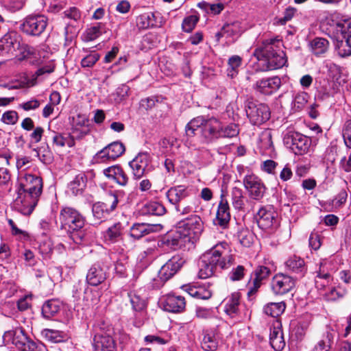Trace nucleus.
<instances>
[{
	"label": "nucleus",
	"mask_w": 351,
	"mask_h": 351,
	"mask_svg": "<svg viewBox=\"0 0 351 351\" xmlns=\"http://www.w3.org/2000/svg\"><path fill=\"white\" fill-rule=\"evenodd\" d=\"M200 130L202 137L207 142H213L220 138H232L239 133V127L235 123L224 125L218 119L197 117L193 119L186 126V134L191 137Z\"/></svg>",
	"instance_id": "1"
},
{
	"label": "nucleus",
	"mask_w": 351,
	"mask_h": 351,
	"mask_svg": "<svg viewBox=\"0 0 351 351\" xmlns=\"http://www.w3.org/2000/svg\"><path fill=\"white\" fill-rule=\"evenodd\" d=\"M282 42L277 38L263 40L261 45L254 52L258 60L257 70L267 71L282 68L287 62L284 51L281 49Z\"/></svg>",
	"instance_id": "2"
},
{
	"label": "nucleus",
	"mask_w": 351,
	"mask_h": 351,
	"mask_svg": "<svg viewBox=\"0 0 351 351\" xmlns=\"http://www.w3.org/2000/svg\"><path fill=\"white\" fill-rule=\"evenodd\" d=\"M227 243L216 245L212 250L204 253L199 263V277L202 279L212 276L218 267L224 269L229 268L233 263L234 258L228 254Z\"/></svg>",
	"instance_id": "3"
},
{
	"label": "nucleus",
	"mask_w": 351,
	"mask_h": 351,
	"mask_svg": "<svg viewBox=\"0 0 351 351\" xmlns=\"http://www.w3.org/2000/svg\"><path fill=\"white\" fill-rule=\"evenodd\" d=\"M85 222V217L80 211L70 206L60 208L56 221L60 230L65 231L75 243H81L86 234Z\"/></svg>",
	"instance_id": "4"
},
{
	"label": "nucleus",
	"mask_w": 351,
	"mask_h": 351,
	"mask_svg": "<svg viewBox=\"0 0 351 351\" xmlns=\"http://www.w3.org/2000/svg\"><path fill=\"white\" fill-rule=\"evenodd\" d=\"M330 33L336 40L335 49L340 57L351 55V20L337 22L330 27Z\"/></svg>",
	"instance_id": "5"
},
{
	"label": "nucleus",
	"mask_w": 351,
	"mask_h": 351,
	"mask_svg": "<svg viewBox=\"0 0 351 351\" xmlns=\"http://www.w3.org/2000/svg\"><path fill=\"white\" fill-rule=\"evenodd\" d=\"M184 259L180 255H175L164 264L158 271L159 279H153V282L150 285L152 289H157L163 285V284L172 278L180 270L184 264Z\"/></svg>",
	"instance_id": "6"
},
{
	"label": "nucleus",
	"mask_w": 351,
	"mask_h": 351,
	"mask_svg": "<svg viewBox=\"0 0 351 351\" xmlns=\"http://www.w3.org/2000/svg\"><path fill=\"white\" fill-rule=\"evenodd\" d=\"M245 110L247 118L253 125H261L270 118L269 107L252 99L245 101Z\"/></svg>",
	"instance_id": "7"
},
{
	"label": "nucleus",
	"mask_w": 351,
	"mask_h": 351,
	"mask_svg": "<svg viewBox=\"0 0 351 351\" xmlns=\"http://www.w3.org/2000/svg\"><path fill=\"white\" fill-rule=\"evenodd\" d=\"M48 19L42 14H31L26 16L20 25L21 31L29 36H40L46 29Z\"/></svg>",
	"instance_id": "8"
},
{
	"label": "nucleus",
	"mask_w": 351,
	"mask_h": 351,
	"mask_svg": "<svg viewBox=\"0 0 351 351\" xmlns=\"http://www.w3.org/2000/svg\"><path fill=\"white\" fill-rule=\"evenodd\" d=\"M17 197L13 202L16 210L23 215H29L32 213L40 195L26 191H19L16 189Z\"/></svg>",
	"instance_id": "9"
},
{
	"label": "nucleus",
	"mask_w": 351,
	"mask_h": 351,
	"mask_svg": "<svg viewBox=\"0 0 351 351\" xmlns=\"http://www.w3.org/2000/svg\"><path fill=\"white\" fill-rule=\"evenodd\" d=\"M283 142L298 155L305 154L311 145V140L307 136L293 131H289L285 134Z\"/></svg>",
	"instance_id": "10"
},
{
	"label": "nucleus",
	"mask_w": 351,
	"mask_h": 351,
	"mask_svg": "<svg viewBox=\"0 0 351 351\" xmlns=\"http://www.w3.org/2000/svg\"><path fill=\"white\" fill-rule=\"evenodd\" d=\"M177 227L185 236H191L192 243H193L203 232L204 223L200 217L192 215L189 217L180 221Z\"/></svg>",
	"instance_id": "11"
},
{
	"label": "nucleus",
	"mask_w": 351,
	"mask_h": 351,
	"mask_svg": "<svg viewBox=\"0 0 351 351\" xmlns=\"http://www.w3.org/2000/svg\"><path fill=\"white\" fill-rule=\"evenodd\" d=\"M243 185L249 193V196L255 200H260L265 193V186L263 182L254 175L245 176Z\"/></svg>",
	"instance_id": "12"
},
{
	"label": "nucleus",
	"mask_w": 351,
	"mask_h": 351,
	"mask_svg": "<svg viewBox=\"0 0 351 351\" xmlns=\"http://www.w3.org/2000/svg\"><path fill=\"white\" fill-rule=\"evenodd\" d=\"M19 191H26L29 193L41 195L43 191V181L41 178L32 175L25 174L19 179V183L17 187Z\"/></svg>",
	"instance_id": "13"
},
{
	"label": "nucleus",
	"mask_w": 351,
	"mask_h": 351,
	"mask_svg": "<svg viewBox=\"0 0 351 351\" xmlns=\"http://www.w3.org/2000/svg\"><path fill=\"white\" fill-rule=\"evenodd\" d=\"M277 213L270 206L259 209L256 215L258 226L263 230H268L277 226Z\"/></svg>",
	"instance_id": "14"
},
{
	"label": "nucleus",
	"mask_w": 351,
	"mask_h": 351,
	"mask_svg": "<svg viewBox=\"0 0 351 351\" xmlns=\"http://www.w3.org/2000/svg\"><path fill=\"white\" fill-rule=\"evenodd\" d=\"M295 287V280L283 274H278L271 280V289L276 295H284Z\"/></svg>",
	"instance_id": "15"
},
{
	"label": "nucleus",
	"mask_w": 351,
	"mask_h": 351,
	"mask_svg": "<svg viewBox=\"0 0 351 351\" xmlns=\"http://www.w3.org/2000/svg\"><path fill=\"white\" fill-rule=\"evenodd\" d=\"M149 162V156L147 152L139 153L129 162V165L132 169V174L134 179L140 180L148 172Z\"/></svg>",
	"instance_id": "16"
},
{
	"label": "nucleus",
	"mask_w": 351,
	"mask_h": 351,
	"mask_svg": "<svg viewBox=\"0 0 351 351\" xmlns=\"http://www.w3.org/2000/svg\"><path fill=\"white\" fill-rule=\"evenodd\" d=\"M22 40L15 32H10L0 40V51L14 55L21 46Z\"/></svg>",
	"instance_id": "17"
},
{
	"label": "nucleus",
	"mask_w": 351,
	"mask_h": 351,
	"mask_svg": "<svg viewBox=\"0 0 351 351\" xmlns=\"http://www.w3.org/2000/svg\"><path fill=\"white\" fill-rule=\"evenodd\" d=\"M192 237L185 236L184 233L177 228V230L167 237L164 240V243L173 250L189 247L192 243Z\"/></svg>",
	"instance_id": "18"
},
{
	"label": "nucleus",
	"mask_w": 351,
	"mask_h": 351,
	"mask_svg": "<svg viewBox=\"0 0 351 351\" xmlns=\"http://www.w3.org/2000/svg\"><path fill=\"white\" fill-rule=\"evenodd\" d=\"M234 184L235 186L231 189L230 191L232 205L235 210L245 212L247 210L246 203L249 202V200L241 189V182L237 180Z\"/></svg>",
	"instance_id": "19"
},
{
	"label": "nucleus",
	"mask_w": 351,
	"mask_h": 351,
	"mask_svg": "<svg viewBox=\"0 0 351 351\" xmlns=\"http://www.w3.org/2000/svg\"><path fill=\"white\" fill-rule=\"evenodd\" d=\"M270 269L263 265L258 266L252 275V282H249L248 295L255 294L262 285V281L267 279L270 275Z\"/></svg>",
	"instance_id": "20"
},
{
	"label": "nucleus",
	"mask_w": 351,
	"mask_h": 351,
	"mask_svg": "<svg viewBox=\"0 0 351 351\" xmlns=\"http://www.w3.org/2000/svg\"><path fill=\"white\" fill-rule=\"evenodd\" d=\"M164 309L171 313L182 312L186 306L185 298L181 295L169 293L164 296L162 302Z\"/></svg>",
	"instance_id": "21"
},
{
	"label": "nucleus",
	"mask_w": 351,
	"mask_h": 351,
	"mask_svg": "<svg viewBox=\"0 0 351 351\" xmlns=\"http://www.w3.org/2000/svg\"><path fill=\"white\" fill-rule=\"evenodd\" d=\"M281 85V80L278 77L262 79L254 84V89L264 95H271L276 92Z\"/></svg>",
	"instance_id": "22"
},
{
	"label": "nucleus",
	"mask_w": 351,
	"mask_h": 351,
	"mask_svg": "<svg viewBox=\"0 0 351 351\" xmlns=\"http://www.w3.org/2000/svg\"><path fill=\"white\" fill-rule=\"evenodd\" d=\"M27 337L22 328H16L14 330L6 331L3 336V341L6 343L14 344L19 350L24 348Z\"/></svg>",
	"instance_id": "23"
},
{
	"label": "nucleus",
	"mask_w": 351,
	"mask_h": 351,
	"mask_svg": "<svg viewBox=\"0 0 351 351\" xmlns=\"http://www.w3.org/2000/svg\"><path fill=\"white\" fill-rule=\"evenodd\" d=\"M125 150V146L122 143L115 141L99 151L97 156L104 161L109 159L114 160L121 156Z\"/></svg>",
	"instance_id": "24"
},
{
	"label": "nucleus",
	"mask_w": 351,
	"mask_h": 351,
	"mask_svg": "<svg viewBox=\"0 0 351 351\" xmlns=\"http://www.w3.org/2000/svg\"><path fill=\"white\" fill-rule=\"evenodd\" d=\"M93 345L94 351H116L114 339L104 332L95 335Z\"/></svg>",
	"instance_id": "25"
},
{
	"label": "nucleus",
	"mask_w": 351,
	"mask_h": 351,
	"mask_svg": "<svg viewBox=\"0 0 351 351\" xmlns=\"http://www.w3.org/2000/svg\"><path fill=\"white\" fill-rule=\"evenodd\" d=\"M103 173L106 178L114 181L120 186H125L128 184L129 177L124 170L118 165H113L106 168Z\"/></svg>",
	"instance_id": "26"
},
{
	"label": "nucleus",
	"mask_w": 351,
	"mask_h": 351,
	"mask_svg": "<svg viewBox=\"0 0 351 351\" xmlns=\"http://www.w3.org/2000/svg\"><path fill=\"white\" fill-rule=\"evenodd\" d=\"M107 278L106 271L99 264L93 265L88 270L86 281L91 286H98L103 283Z\"/></svg>",
	"instance_id": "27"
},
{
	"label": "nucleus",
	"mask_w": 351,
	"mask_h": 351,
	"mask_svg": "<svg viewBox=\"0 0 351 351\" xmlns=\"http://www.w3.org/2000/svg\"><path fill=\"white\" fill-rule=\"evenodd\" d=\"M230 220V206L224 195H221L217 211L216 224L220 226L222 228H226L228 227Z\"/></svg>",
	"instance_id": "28"
},
{
	"label": "nucleus",
	"mask_w": 351,
	"mask_h": 351,
	"mask_svg": "<svg viewBox=\"0 0 351 351\" xmlns=\"http://www.w3.org/2000/svg\"><path fill=\"white\" fill-rule=\"evenodd\" d=\"M89 120L85 114H77L73 117L72 133L77 138H81L89 132Z\"/></svg>",
	"instance_id": "29"
},
{
	"label": "nucleus",
	"mask_w": 351,
	"mask_h": 351,
	"mask_svg": "<svg viewBox=\"0 0 351 351\" xmlns=\"http://www.w3.org/2000/svg\"><path fill=\"white\" fill-rule=\"evenodd\" d=\"M269 342L271 346L277 351L282 350L285 346L281 324L276 321L270 328Z\"/></svg>",
	"instance_id": "30"
},
{
	"label": "nucleus",
	"mask_w": 351,
	"mask_h": 351,
	"mask_svg": "<svg viewBox=\"0 0 351 351\" xmlns=\"http://www.w3.org/2000/svg\"><path fill=\"white\" fill-rule=\"evenodd\" d=\"M240 294L235 292L224 300V312L230 317L236 318L239 314Z\"/></svg>",
	"instance_id": "31"
},
{
	"label": "nucleus",
	"mask_w": 351,
	"mask_h": 351,
	"mask_svg": "<svg viewBox=\"0 0 351 351\" xmlns=\"http://www.w3.org/2000/svg\"><path fill=\"white\" fill-rule=\"evenodd\" d=\"M285 265L289 271L300 276H303L306 271L304 260L295 255L289 257L285 263Z\"/></svg>",
	"instance_id": "32"
},
{
	"label": "nucleus",
	"mask_w": 351,
	"mask_h": 351,
	"mask_svg": "<svg viewBox=\"0 0 351 351\" xmlns=\"http://www.w3.org/2000/svg\"><path fill=\"white\" fill-rule=\"evenodd\" d=\"M189 195L186 187L182 185H178L171 187L167 192V197L170 203L176 205L183 199Z\"/></svg>",
	"instance_id": "33"
},
{
	"label": "nucleus",
	"mask_w": 351,
	"mask_h": 351,
	"mask_svg": "<svg viewBox=\"0 0 351 351\" xmlns=\"http://www.w3.org/2000/svg\"><path fill=\"white\" fill-rule=\"evenodd\" d=\"M156 226L149 223H136L130 228V234L132 237L138 239L145 235L154 232Z\"/></svg>",
	"instance_id": "34"
},
{
	"label": "nucleus",
	"mask_w": 351,
	"mask_h": 351,
	"mask_svg": "<svg viewBox=\"0 0 351 351\" xmlns=\"http://www.w3.org/2000/svg\"><path fill=\"white\" fill-rule=\"evenodd\" d=\"M142 215L160 216L166 213L165 206L158 202H147L141 209Z\"/></svg>",
	"instance_id": "35"
},
{
	"label": "nucleus",
	"mask_w": 351,
	"mask_h": 351,
	"mask_svg": "<svg viewBox=\"0 0 351 351\" xmlns=\"http://www.w3.org/2000/svg\"><path fill=\"white\" fill-rule=\"evenodd\" d=\"M86 177L84 173H79L69 184V190L74 195L81 194L86 186Z\"/></svg>",
	"instance_id": "36"
},
{
	"label": "nucleus",
	"mask_w": 351,
	"mask_h": 351,
	"mask_svg": "<svg viewBox=\"0 0 351 351\" xmlns=\"http://www.w3.org/2000/svg\"><path fill=\"white\" fill-rule=\"evenodd\" d=\"M335 333L326 331L311 351H329L332 347Z\"/></svg>",
	"instance_id": "37"
},
{
	"label": "nucleus",
	"mask_w": 351,
	"mask_h": 351,
	"mask_svg": "<svg viewBox=\"0 0 351 351\" xmlns=\"http://www.w3.org/2000/svg\"><path fill=\"white\" fill-rule=\"evenodd\" d=\"M122 224L120 222L114 223L108 228L104 234V238L106 241L114 243L121 239Z\"/></svg>",
	"instance_id": "38"
},
{
	"label": "nucleus",
	"mask_w": 351,
	"mask_h": 351,
	"mask_svg": "<svg viewBox=\"0 0 351 351\" xmlns=\"http://www.w3.org/2000/svg\"><path fill=\"white\" fill-rule=\"evenodd\" d=\"M347 293V290L341 285L332 287L328 291L321 293L324 298L327 301H336L343 298Z\"/></svg>",
	"instance_id": "39"
},
{
	"label": "nucleus",
	"mask_w": 351,
	"mask_h": 351,
	"mask_svg": "<svg viewBox=\"0 0 351 351\" xmlns=\"http://www.w3.org/2000/svg\"><path fill=\"white\" fill-rule=\"evenodd\" d=\"M311 51L315 56H320L325 53L329 46L328 41L323 38H315L311 43Z\"/></svg>",
	"instance_id": "40"
},
{
	"label": "nucleus",
	"mask_w": 351,
	"mask_h": 351,
	"mask_svg": "<svg viewBox=\"0 0 351 351\" xmlns=\"http://www.w3.org/2000/svg\"><path fill=\"white\" fill-rule=\"evenodd\" d=\"M184 287L189 295L196 299L207 300L212 295L210 291L202 287H197L194 286H184Z\"/></svg>",
	"instance_id": "41"
},
{
	"label": "nucleus",
	"mask_w": 351,
	"mask_h": 351,
	"mask_svg": "<svg viewBox=\"0 0 351 351\" xmlns=\"http://www.w3.org/2000/svg\"><path fill=\"white\" fill-rule=\"evenodd\" d=\"M240 33V23L234 22L232 23H228L223 26L221 31L218 32L216 36L218 38L226 36L228 37L233 38Z\"/></svg>",
	"instance_id": "42"
},
{
	"label": "nucleus",
	"mask_w": 351,
	"mask_h": 351,
	"mask_svg": "<svg viewBox=\"0 0 351 351\" xmlns=\"http://www.w3.org/2000/svg\"><path fill=\"white\" fill-rule=\"evenodd\" d=\"M42 335L47 341L51 343L62 342L66 339V335L64 332L53 329H43Z\"/></svg>",
	"instance_id": "43"
},
{
	"label": "nucleus",
	"mask_w": 351,
	"mask_h": 351,
	"mask_svg": "<svg viewBox=\"0 0 351 351\" xmlns=\"http://www.w3.org/2000/svg\"><path fill=\"white\" fill-rule=\"evenodd\" d=\"M93 215L99 222L106 220L111 212L102 202H97L93 206Z\"/></svg>",
	"instance_id": "44"
},
{
	"label": "nucleus",
	"mask_w": 351,
	"mask_h": 351,
	"mask_svg": "<svg viewBox=\"0 0 351 351\" xmlns=\"http://www.w3.org/2000/svg\"><path fill=\"white\" fill-rule=\"evenodd\" d=\"M284 302H271L264 306V313L273 317H277L280 315L285 309Z\"/></svg>",
	"instance_id": "45"
},
{
	"label": "nucleus",
	"mask_w": 351,
	"mask_h": 351,
	"mask_svg": "<svg viewBox=\"0 0 351 351\" xmlns=\"http://www.w3.org/2000/svg\"><path fill=\"white\" fill-rule=\"evenodd\" d=\"M259 147L265 152H271L273 150L272 133L271 130L266 129L263 130L259 136Z\"/></svg>",
	"instance_id": "46"
},
{
	"label": "nucleus",
	"mask_w": 351,
	"mask_h": 351,
	"mask_svg": "<svg viewBox=\"0 0 351 351\" xmlns=\"http://www.w3.org/2000/svg\"><path fill=\"white\" fill-rule=\"evenodd\" d=\"M217 346L215 334L213 332H206L202 341V348L206 351H214Z\"/></svg>",
	"instance_id": "47"
},
{
	"label": "nucleus",
	"mask_w": 351,
	"mask_h": 351,
	"mask_svg": "<svg viewBox=\"0 0 351 351\" xmlns=\"http://www.w3.org/2000/svg\"><path fill=\"white\" fill-rule=\"evenodd\" d=\"M60 310L59 302L56 300H49L42 307V313L47 319L53 317Z\"/></svg>",
	"instance_id": "48"
},
{
	"label": "nucleus",
	"mask_w": 351,
	"mask_h": 351,
	"mask_svg": "<svg viewBox=\"0 0 351 351\" xmlns=\"http://www.w3.org/2000/svg\"><path fill=\"white\" fill-rule=\"evenodd\" d=\"M36 54V50L33 47L28 45L21 41V46L19 47L17 52L14 54L18 56L20 60L31 58Z\"/></svg>",
	"instance_id": "49"
},
{
	"label": "nucleus",
	"mask_w": 351,
	"mask_h": 351,
	"mask_svg": "<svg viewBox=\"0 0 351 351\" xmlns=\"http://www.w3.org/2000/svg\"><path fill=\"white\" fill-rule=\"evenodd\" d=\"M242 59L239 56H232L228 60L227 73L228 75L233 77L238 73L239 68L241 64Z\"/></svg>",
	"instance_id": "50"
},
{
	"label": "nucleus",
	"mask_w": 351,
	"mask_h": 351,
	"mask_svg": "<svg viewBox=\"0 0 351 351\" xmlns=\"http://www.w3.org/2000/svg\"><path fill=\"white\" fill-rule=\"evenodd\" d=\"M239 243L244 247H250L253 243V234L247 229H241L237 233Z\"/></svg>",
	"instance_id": "51"
},
{
	"label": "nucleus",
	"mask_w": 351,
	"mask_h": 351,
	"mask_svg": "<svg viewBox=\"0 0 351 351\" xmlns=\"http://www.w3.org/2000/svg\"><path fill=\"white\" fill-rule=\"evenodd\" d=\"M332 281V276L323 277L320 276H315V285L320 294L326 291L327 287L331 285Z\"/></svg>",
	"instance_id": "52"
},
{
	"label": "nucleus",
	"mask_w": 351,
	"mask_h": 351,
	"mask_svg": "<svg viewBox=\"0 0 351 351\" xmlns=\"http://www.w3.org/2000/svg\"><path fill=\"white\" fill-rule=\"evenodd\" d=\"M132 308L136 311H143L146 306L145 301L135 293L130 292L128 293Z\"/></svg>",
	"instance_id": "53"
},
{
	"label": "nucleus",
	"mask_w": 351,
	"mask_h": 351,
	"mask_svg": "<svg viewBox=\"0 0 351 351\" xmlns=\"http://www.w3.org/2000/svg\"><path fill=\"white\" fill-rule=\"evenodd\" d=\"M119 195L116 192H110L106 195L104 202H102L107 208L112 212L117 208L119 202Z\"/></svg>",
	"instance_id": "54"
},
{
	"label": "nucleus",
	"mask_w": 351,
	"mask_h": 351,
	"mask_svg": "<svg viewBox=\"0 0 351 351\" xmlns=\"http://www.w3.org/2000/svg\"><path fill=\"white\" fill-rule=\"evenodd\" d=\"M308 94L302 92L298 93L293 101V108L297 110H301L306 104L308 101Z\"/></svg>",
	"instance_id": "55"
},
{
	"label": "nucleus",
	"mask_w": 351,
	"mask_h": 351,
	"mask_svg": "<svg viewBox=\"0 0 351 351\" xmlns=\"http://www.w3.org/2000/svg\"><path fill=\"white\" fill-rule=\"evenodd\" d=\"M24 348H22L23 351H43L45 346L44 345L38 341H34L30 339L29 337L27 339V341L24 345Z\"/></svg>",
	"instance_id": "56"
},
{
	"label": "nucleus",
	"mask_w": 351,
	"mask_h": 351,
	"mask_svg": "<svg viewBox=\"0 0 351 351\" xmlns=\"http://www.w3.org/2000/svg\"><path fill=\"white\" fill-rule=\"evenodd\" d=\"M296 12V8L293 7L289 6L287 8L282 14V16L279 17L277 19V23L280 25H285L287 22L290 21L293 18Z\"/></svg>",
	"instance_id": "57"
},
{
	"label": "nucleus",
	"mask_w": 351,
	"mask_h": 351,
	"mask_svg": "<svg viewBox=\"0 0 351 351\" xmlns=\"http://www.w3.org/2000/svg\"><path fill=\"white\" fill-rule=\"evenodd\" d=\"M11 175L8 169L0 167V189H5L10 186Z\"/></svg>",
	"instance_id": "58"
},
{
	"label": "nucleus",
	"mask_w": 351,
	"mask_h": 351,
	"mask_svg": "<svg viewBox=\"0 0 351 351\" xmlns=\"http://www.w3.org/2000/svg\"><path fill=\"white\" fill-rule=\"evenodd\" d=\"M199 18L195 15H191L185 18L182 22V29L186 32H191L195 27Z\"/></svg>",
	"instance_id": "59"
},
{
	"label": "nucleus",
	"mask_w": 351,
	"mask_h": 351,
	"mask_svg": "<svg viewBox=\"0 0 351 351\" xmlns=\"http://www.w3.org/2000/svg\"><path fill=\"white\" fill-rule=\"evenodd\" d=\"M245 274V269L243 265H238L229 273L228 277L232 281H239L243 279Z\"/></svg>",
	"instance_id": "60"
},
{
	"label": "nucleus",
	"mask_w": 351,
	"mask_h": 351,
	"mask_svg": "<svg viewBox=\"0 0 351 351\" xmlns=\"http://www.w3.org/2000/svg\"><path fill=\"white\" fill-rule=\"evenodd\" d=\"M342 135L346 146L351 149V120L346 121Z\"/></svg>",
	"instance_id": "61"
},
{
	"label": "nucleus",
	"mask_w": 351,
	"mask_h": 351,
	"mask_svg": "<svg viewBox=\"0 0 351 351\" xmlns=\"http://www.w3.org/2000/svg\"><path fill=\"white\" fill-rule=\"evenodd\" d=\"M99 58L100 56L97 53H90L82 60L81 65L82 67H91L99 60Z\"/></svg>",
	"instance_id": "62"
},
{
	"label": "nucleus",
	"mask_w": 351,
	"mask_h": 351,
	"mask_svg": "<svg viewBox=\"0 0 351 351\" xmlns=\"http://www.w3.org/2000/svg\"><path fill=\"white\" fill-rule=\"evenodd\" d=\"M330 265V262L326 259L322 260L319 264V269L317 271H316V276H320L323 277L332 276L328 267Z\"/></svg>",
	"instance_id": "63"
},
{
	"label": "nucleus",
	"mask_w": 351,
	"mask_h": 351,
	"mask_svg": "<svg viewBox=\"0 0 351 351\" xmlns=\"http://www.w3.org/2000/svg\"><path fill=\"white\" fill-rule=\"evenodd\" d=\"M309 246L314 250L319 249L322 241L320 234L317 232H312L308 239Z\"/></svg>",
	"instance_id": "64"
}]
</instances>
